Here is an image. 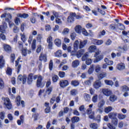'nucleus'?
Returning <instances> with one entry per match:
<instances>
[{"instance_id": "obj_57", "label": "nucleus", "mask_w": 129, "mask_h": 129, "mask_svg": "<svg viewBox=\"0 0 129 129\" xmlns=\"http://www.w3.org/2000/svg\"><path fill=\"white\" fill-rule=\"evenodd\" d=\"M107 126L109 129H116L115 126H113V125L110 123L107 124Z\"/></svg>"}, {"instance_id": "obj_3", "label": "nucleus", "mask_w": 129, "mask_h": 129, "mask_svg": "<svg viewBox=\"0 0 129 129\" xmlns=\"http://www.w3.org/2000/svg\"><path fill=\"white\" fill-rule=\"evenodd\" d=\"M37 82H36V86L37 87H43V85H42V76H38V75H35L33 76V79L34 80H36L37 79Z\"/></svg>"}, {"instance_id": "obj_38", "label": "nucleus", "mask_w": 129, "mask_h": 129, "mask_svg": "<svg viewBox=\"0 0 129 129\" xmlns=\"http://www.w3.org/2000/svg\"><path fill=\"white\" fill-rule=\"evenodd\" d=\"M84 99L86 101H90V95L88 94H84Z\"/></svg>"}, {"instance_id": "obj_8", "label": "nucleus", "mask_w": 129, "mask_h": 129, "mask_svg": "<svg viewBox=\"0 0 129 129\" xmlns=\"http://www.w3.org/2000/svg\"><path fill=\"white\" fill-rule=\"evenodd\" d=\"M102 92L103 93V94H104V95H105L106 96H110L112 93L111 90L107 88L103 89L102 90Z\"/></svg>"}, {"instance_id": "obj_9", "label": "nucleus", "mask_w": 129, "mask_h": 129, "mask_svg": "<svg viewBox=\"0 0 129 129\" xmlns=\"http://www.w3.org/2000/svg\"><path fill=\"white\" fill-rule=\"evenodd\" d=\"M101 86H102V84L99 80H97L94 83L93 87L95 89H98V88H100Z\"/></svg>"}, {"instance_id": "obj_41", "label": "nucleus", "mask_w": 129, "mask_h": 129, "mask_svg": "<svg viewBox=\"0 0 129 129\" xmlns=\"http://www.w3.org/2000/svg\"><path fill=\"white\" fill-rule=\"evenodd\" d=\"M94 68V65L92 64L90 66V68L88 71L89 74H92V73H93Z\"/></svg>"}, {"instance_id": "obj_61", "label": "nucleus", "mask_w": 129, "mask_h": 129, "mask_svg": "<svg viewBox=\"0 0 129 129\" xmlns=\"http://www.w3.org/2000/svg\"><path fill=\"white\" fill-rule=\"evenodd\" d=\"M59 76L60 78H64L65 77V72H59Z\"/></svg>"}, {"instance_id": "obj_22", "label": "nucleus", "mask_w": 129, "mask_h": 129, "mask_svg": "<svg viewBox=\"0 0 129 129\" xmlns=\"http://www.w3.org/2000/svg\"><path fill=\"white\" fill-rule=\"evenodd\" d=\"M80 120V118L78 116H74L71 119L72 123H75V122H78Z\"/></svg>"}, {"instance_id": "obj_12", "label": "nucleus", "mask_w": 129, "mask_h": 129, "mask_svg": "<svg viewBox=\"0 0 129 129\" xmlns=\"http://www.w3.org/2000/svg\"><path fill=\"white\" fill-rule=\"evenodd\" d=\"M33 78H34V76H33V74H30L27 77V83L28 84H32L33 83Z\"/></svg>"}, {"instance_id": "obj_47", "label": "nucleus", "mask_w": 129, "mask_h": 129, "mask_svg": "<svg viewBox=\"0 0 129 129\" xmlns=\"http://www.w3.org/2000/svg\"><path fill=\"white\" fill-rule=\"evenodd\" d=\"M105 30H102V31H100L98 34V38H101L102 36H104L105 35Z\"/></svg>"}, {"instance_id": "obj_10", "label": "nucleus", "mask_w": 129, "mask_h": 129, "mask_svg": "<svg viewBox=\"0 0 129 129\" xmlns=\"http://www.w3.org/2000/svg\"><path fill=\"white\" fill-rule=\"evenodd\" d=\"M20 60H21V57H19L17 60L15 61V66L17 70V73H19V72H20V70H21V64H19Z\"/></svg>"}, {"instance_id": "obj_20", "label": "nucleus", "mask_w": 129, "mask_h": 129, "mask_svg": "<svg viewBox=\"0 0 129 129\" xmlns=\"http://www.w3.org/2000/svg\"><path fill=\"white\" fill-rule=\"evenodd\" d=\"M4 48L5 51L8 53H10V52L12 51V48L8 44H4Z\"/></svg>"}, {"instance_id": "obj_28", "label": "nucleus", "mask_w": 129, "mask_h": 129, "mask_svg": "<svg viewBox=\"0 0 129 129\" xmlns=\"http://www.w3.org/2000/svg\"><path fill=\"white\" fill-rule=\"evenodd\" d=\"M79 45V41L78 40H76L74 44V50H75V52L77 51L78 49V46Z\"/></svg>"}, {"instance_id": "obj_53", "label": "nucleus", "mask_w": 129, "mask_h": 129, "mask_svg": "<svg viewBox=\"0 0 129 129\" xmlns=\"http://www.w3.org/2000/svg\"><path fill=\"white\" fill-rule=\"evenodd\" d=\"M118 24H119L118 30H124V29H125V27H124V25H123V24L119 23H118Z\"/></svg>"}, {"instance_id": "obj_64", "label": "nucleus", "mask_w": 129, "mask_h": 129, "mask_svg": "<svg viewBox=\"0 0 129 129\" xmlns=\"http://www.w3.org/2000/svg\"><path fill=\"white\" fill-rule=\"evenodd\" d=\"M124 43H128L129 44V37L127 36H125V37L123 39Z\"/></svg>"}, {"instance_id": "obj_33", "label": "nucleus", "mask_w": 129, "mask_h": 129, "mask_svg": "<svg viewBox=\"0 0 129 129\" xmlns=\"http://www.w3.org/2000/svg\"><path fill=\"white\" fill-rule=\"evenodd\" d=\"M98 125L96 123H91L90 124V127L92 129H97Z\"/></svg>"}, {"instance_id": "obj_52", "label": "nucleus", "mask_w": 129, "mask_h": 129, "mask_svg": "<svg viewBox=\"0 0 129 129\" xmlns=\"http://www.w3.org/2000/svg\"><path fill=\"white\" fill-rule=\"evenodd\" d=\"M6 113L5 111H2L0 112V118L1 119L4 120L5 119V116Z\"/></svg>"}, {"instance_id": "obj_55", "label": "nucleus", "mask_w": 129, "mask_h": 129, "mask_svg": "<svg viewBox=\"0 0 129 129\" xmlns=\"http://www.w3.org/2000/svg\"><path fill=\"white\" fill-rule=\"evenodd\" d=\"M36 39H34L32 44V49L35 50L36 49Z\"/></svg>"}, {"instance_id": "obj_54", "label": "nucleus", "mask_w": 129, "mask_h": 129, "mask_svg": "<svg viewBox=\"0 0 129 129\" xmlns=\"http://www.w3.org/2000/svg\"><path fill=\"white\" fill-rule=\"evenodd\" d=\"M20 36H21V38L22 41H23V42H25L26 41L27 38H26V35H25L24 34H23L22 33L20 34Z\"/></svg>"}, {"instance_id": "obj_31", "label": "nucleus", "mask_w": 129, "mask_h": 129, "mask_svg": "<svg viewBox=\"0 0 129 129\" xmlns=\"http://www.w3.org/2000/svg\"><path fill=\"white\" fill-rule=\"evenodd\" d=\"M125 66H124V64L121 63L119 64H118L117 66V69H118V70H122L123 69H124L125 68Z\"/></svg>"}, {"instance_id": "obj_5", "label": "nucleus", "mask_w": 129, "mask_h": 129, "mask_svg": "<svg viewBox=\"0 0 129 129\" xmlns=\"http://www.w3.org/2000/svg\"><path fill=\"white\" fill-rule=\"evenodd\" d=\"M59 84L61 88H65V87H67L69 85V82H68V80H61L59 81Z\"/></svg>"}, {"instance_id": "obj_32", "label": "nucleus", "mask_w": 129, "mask_h": 129, "mask_svg": "<svg viewBox=\"0 0 129 129\" xmlns=\"http://www.w3.org/2000/svg\"><path fill=\"white\" fill-rule=\"evenodd\" d=\"M92 101L94 102V103H96L98 100V95L97 94H95L92 99Z\"/></svg>"}, {"instance_id": "obj_1", "label": "nucleus", "mask_w": 129, "mask_h": 129, "mask_svg": "<svg viewBox=\"0 0 129 129\" xmlns=\"http://www.w3.org/2000/svg\"><path fill=\"white\" fill-rule=\"evenodd\" d=\"M1 18H5L6 22L9 24V26L12 28V26H14V23H11L12 15L10 13H5L2 14L1 16Z\"/></svg>"}, {"instance_id": "obj_59", "label": "nucleus", "mask_w": 129, "mask_h": 129, "mask_svg": "<svg viewBox=\"0 0 129 129\" xmlns=\"http://www.w3.org/2000/svg\"><path fill=\"white\" fill-rule=\"evenodd\" d=\"M84 85L87 86V85H91V80H88L87 81H85L84 82Z\"/></svg>"}, {"instance_id": "obj_4", "label": "nucleus", "mask_w": 129, "mask_h": 129, "mask_svg": "<svg viewBox=\"0 0 129 129\" xmlns=\"http://www.w3.org/2000/svg\"><path fill=\"white\" fill-rule=\"evenodd\" d=\"M3 100L4 101V105L6 106L8 109H12V103L9 98H3Z\"/></svg>"}, {"instance_id": "obj_48", "label": "nucleus", "mask_w": 129, "mask_h": 129, "mask_svg": "<svg viewBox=\"0 0 129 129\" xmlns=\"http://www.w3.org/2000/svg\"><path fill=\"white\" fill-rule=\"evenodd\" d=\"M104 77H106V73H101L98 76L99 79H102L104 78Z\"/></svg>"}, {"instance_id": "obj_35", "label": "nucleus", "mask_w": 129, "mask_h": 129, "mask_svg": "<svg viewBox=\"0 0 129 129\" xmlns=\"http://www.w3.org/2000/svg\"><path fill=\"white\" fill-rule=\"evenodd\" d=\"M71 95L73 96H75V95L78 94V91L76 89H72L70 91Z\"/></svg>"}, {"instance_id": "obj_26", "label": "nucleus", "mask_w": 129, "mask_h": 129, "mask_svg": "<svg viewBox=\"0 0 129 129\" xmlns=\"http://www.w3.org/2000/svg\"><path fill=\"white\" fill-rule=\"evenodd\" d=\"M104 61L109 66H111V65L113 64V61L112 60H109L108 58H104Z\"/></svg>"}, {"instance_id": "obj_29", "label": "nucleus", "mask_w": 129, "mask_h": 129, "mask_svg": "<svg viewBox=\"0 0 129 129\" xmlns=\"http://www.w3.org/2000/svg\"><path fill=\"white\" fill-rule=\"evenodd\" d=\"M117 117L119 119H120L121 120H122V119H124V118L126 117V115L125 114L118 113L117 115Z\"/></svg>"}, {"instance_id": "obj_40", "label": "nucleus", "mask_w": 129, "mask_h": 129, "mask_svg": "<svg viewBox=\"0 0 129 129\" xmlns=\"http://www.w3.org/2000/svg\"><path fill=\"white\" fill-rule=\"evenodd\" d=\"M54 56L55 57H61L62 56V51L58 50L54 53Z\"/></svg>"}, {"instance_id": "obj_15", "label": "nucleus", "mask_w": 129, "mask_h": 129, "mask_svg": "<svg viewBox=\"0 0 129 129\" xmlns=\"http://www.w3.org/2000/svg\"><path fill=\"white\" fill-rule=\"evenodd\" d=\"M85 52V50L84 49H80V50H78L76 54L77 58H80L81 56H82L84 54Z\"/></svg>"}, {"instance_id": "obj_45", "label": "nucleus", "mask_w": 129, "mask_h": 129, "mask_svg": "<svg viewBox=\"0 0 129 129\" xmlns=\"http://www.w3.org/2000/svg\"><path fill=\"white\" fill-rule=\"evenodd\" d=\"M111 122L113 125H117V123H118V119L117 118H115L112 119Z\"/></svg>"}, {"instance_id": "obj_43", "label": "nucleus", "mask_w": 129, "mask_h": 129, "mask_svg": "<svg viewBox=\"0 0 129 129\" xmlns=\"http://www.w3.org/2000/svg\"><path fill=\"white\" fill-rule=\"evenodd\" d=\"M94 67L95 68V70L97 73H98L100 71V66L99 64H96V66H94Z\"/></svg>"}, {"instance_id": "obj_25", "label": "nucleus", "mask_w": 129, "mask_h": 129, "mask_svg": "<svg viewBox=\"0 0 129 129\" xmlns=\"http://www.w3.org/2000/svg\"><path fill=\"white\" fill-rule=\"evenodd\" d=\"M110 101L111 102H114L116 99H117V97L115 95H111L109 98Z\"/></svg>"}, {"instance_id": "obj_16", "label": "nucleus", "mask_w": 129, "mask_h": 129, "mask_svg": "<svg viewBox=\"0 0 129 129\" xmlns=\"http://www.w3.org/2000/svg\"><path fill=\"white\" fill-rule=\"evenodd\" d=\"M79 64H80V61H79V60L77 59L74 60L72 62V67H73V68H76V67H78V66H79Z\"/></svg>"}, {"instance_id": "obj_34", "label": "nucleus", "mask_w": 129, "mask_h": 129, "mask_svg": "<svg viewBox=\"0 0 129 129\" xmlns=\"http://www.w3.org/2000/svg\"><path fill=\"white\" fill-rule=\"evenodd\" d=\"M54 43L57 47H60L61 46V40L58 38L55 39Z\"/></svg>"}, {"instance_id": "obj_51", "label": "nucleus", "mask_w": 129, "mask_h": 129, "mask_svg": "<svg viewBox=\"0 0 129 129\" xmlns=\"http://www.w3.org/2000/svg\"><path fill=\"white\" fill-rule=\"evenodd\" d=\"M16 102L18 106H20V104L21 103V97L20 96H18L16 98Z\"/></svg>"}, {"instance_id": "obj_27", "label": "nucleus", "mask_w": 129, "mask_h": 129, "mask_svg": "<svg viewBox=\"0 0 129 129\" xmlns=\"http://www.w3.org/2000/svg\"><path fill=\"white\" fill-rule=\"evenodd\" d=\"M6 72L7 75H9V76H11L13 74V70H12V68H11L10 67H8Z\"/></svg>"}, {"instance_id": "obj_23", "label": "nucleus", "mask_w": 129, "mask_h": 129, "mask_svg": "<svg viewBox=\"0 0 129 129\" xmlns=\"http://www.w3.org/2000/svg\"><path fill=\"white\" fill-rule=\"evenodd\" d=\"M67 50L69 53H71L72 56H74V55H75V53H76L74 49L72 50V47H71V46H69Z\"/></svg>"}, {"instance_id": "obj_11", "label": "nucleus", "mask_w": 129, "mask_h": 129, "mask_svg": "<svg viewBox=\"0 0 129 129\" xmlns=\"http://www.w3.org/2000/svg\"><path fill=\"white\" fill-rule=\"evenodd\" d=\"M6 64V60L4 59V56L1 55L0 56V69H2L5 67V65Z\"/></svg>"}, {"instance_id": "obj_49", "label": "nucleus", "mask_w": 129, "mask_h": 129, "mask_svg": "<svg viewBox=\"0 0 129 129\" xmlns=\"http://www.w3.org/2000/svg\"><path fill=\"white\" fill-rule=\"evenodd\" d=\"M122 91L124 92H126V91H128V87L124 85L121 87Z\"/></svg>"}, {"instance_id": "obj_17", "label": "nucleus", "mask_w": 129, "mask_h": 129, "mask_svg": "<svg viewBox=\"0 0 129 129\" xmlns=\"http://www.w3.org/2000/svg\"><path fill=\"white\" fill-rule=\"evenodd\" d=\"M7 28V23H4L3 25L0 26V32H1V33H6Z\"/></svg>"}, {"instance_id": "obj_18", "label": "nucleus", "mask_w": 129, "mask_h": 129, "mask_svg": "<svg viewBox=\"0 0 129 129\" xmlns=\"http://www.w3.org/2000/svg\"><path fill=\"white\" fill-rule=\"evenodd\" d=\"M117 116V113H115V112H110L108 114V117L111 119H114V118H116Z\"/></svg>"}, {"instance_id": "obj_24", "label": "nucleus", "mask_w": 129, "mask_h": 129, "mask_svg": "<svg viewBox=\"0 0 129 129\" xmlns=\"http://www.w3.org/2000/svg\"><path fill=\"white\" fill-rule=\"evenodd\" d=\"M39 60L46 62L47 61V56L45 54H41L39 56Z\"/></svg>"}, {"instance_id": "obj_14", "label": "nucleus", "mask_w": 129, "mask_h": 129, "mask_svg": "<svg viewBox=\"0 0 129 129\" xmlns=\"http://www.w3.org/2000/svg\"><path fill=\"white\" fill-rule=\"evenodd\" d=\"M92 43L94 45H101L103 44V41L102 40L93 39Z\"/></svg>"}, {"instance_id": "obj_63", "label": "nucleus", "mask_w": 129, "mask_h": 129, "mask_svg": "<svg viewBox=\"0 0 129 129\" xmlns=\"http://www.w3.org/2000/svg\"><path fill=\"white\" fill-rule=\"evenodd\" d=\"M55 23L56 24H58V25H62V21H61V19L56 18L55 19Z\"/></svg>"}, {"instance_id": "obj_56", "label": "nucleus", "mask_w": 129, "mask_h": 129, "mask_svg": "<svg viewBox=\"0 0 129 129\" xmlns=\"http://www.w3.org/2000/svg\"><path fill=\"white\" fill-rule=\"evenodd\" d=\"M52 88L51 87L47 89L46 91L47 94H48V95H50V94H51V93L52 92Z\"/></svg>"}, {"instance_id": "obj_42", "label": "nucleus", "mask_w": 129, "mask_h": 129, "mask_svg": "<svg viewBox=\"0 0 129 129\" xmlns=\"http://www.w3.org/2000/svg\"><path fill=\"white\" fill-rule=\"evenodd\" d=\"M112 110V107L108 106L105 108L104 111L106 113H108L109 112H110V111Z\"/></svg>"}, {"instance_id": "obj_2", "label": "nucleus", "mask_w": 129, "mask_h": 129, "mask_svg": "<svg viewBox=\"0 0 129 129\" xmlns=\"http://www.w3.org/2000/svg\"><path fill=\"white\" fill-rule=\"evenodd\" d=\"M89 52L90 53H93V52H95V54L94 55V57H96L98 56L101 51L99 50V49L96 48V46L95 45H92L89 47Z\"/></svg>"}, {"instance_id": "obj_13", "label": "nucleus", "mask_w": 129, "mask_h": 129, "mask_svg": "<svg viewBox=\"0 0 129 129\" xmlns=\"http://www.w3.org/2000/svg\"><path fill=\"white\" fill-rule=\"evenodd\" d=\"M87 44V40H85L83 41H81L80 42V44L79 46V49H82L83 48H84Z\"/></svg>"}, {"instance_id": "obj_62", "label": "nucleus", "mask_w": 129, "mask_h": 129, "mask_svg": "<svg viewBox=\"0 0 129 129\" xmlns=\"http://www.w3.org/2000/svg\"><path fill=\"white\" fill-rule=\"evenodd\" d=\"M87 114H91L92 113L94 112V111H92V108H88L86 110Z\"/></svg>"}, {"instance_id": "obj_6", "label": "nucleus", "mask_w": 129, "mask_h": 129, "mask_svg": "<svg viewBox=\"0 0 129 129\" xmlns=\"http://www.w3.org/2000/svg\"><path fill=\"white\" fill-rule=\"evenodd\" d=\"M18 81H22L23 84H25L26 82H27V75H24L22 76V75H20L18 77Z\"/></svg>"}, {"instance_id": "obj_21", "label": "nucleus", "mask_w": 129, "mask_h": 129, "mask_svg": "<svg viewBox=\"0 0 129 129\" xmlns=\"http://www.w3.org/2000/svg\"><path fill=\"white\" fill-rule=\"evenodd\" d=\"M96 58L94 59V63H97V62H99V61H101L102 59H103V55H100L97 56V55L95 57Z\"/></svg>"}, {"instance_id": "obj_58", "label": "nucleus", "mask_w": 129, "mask_h": 129, "mask_svg": "<svg viewBox=\"0 0 129 129\" xmlns=\"http://www.w3.org/2000/svg\"><path fill=\"white\" fill-rule=\"evenodd\" d=\"M69 33V29L68 28H64L62 32L63 35H67Z\"/></svg>"}, {"instance_id": "obj_60", "label": "nucleus", "mask_w": 129, "mask_h": 129, "mask_svg": "<svg viewBox=\"0 0 129 129\" xmlns=\"http://www.w3.org/2000/svg\"><path fill=\"white\" fill-rule=\"evenodd\" d=\"M22 54L23 55V56H27V49L23 48L22 49Z\"/></svg>"}, {"instance_id": "obj_36", "label": "nucleus", "mask_w": 129, "mask_h": 129, "mask_svg": "<svg viewBox=\"0 0 129 129\" xmlns=\"http://www.w3.org/2000/svg\"><path fill=\"white\" fill-rule=\"evenodd\" d=\"M104 82L106 85H109L110 86H112V85H113V82L111 80H105Z\"/></svg>"}, {"instance_id": "obj_7", "label": "nucleus", "mask_w": 129, "mask_h": 129, "mask_svg": "<svg viewBox=\"0 0 129 129\" xmlns=\"http://www.w3.org/2000/svg\"><path fill=\"white\" fill-rule=\"evenodd\" d=\"M75 13L71 12L70 14V16L67 18L68 23H73L74 22V17H75Z\"/></svg>"}, {"instance_id": "obj_50", "label": "nucleus", "mask_w": 129, "mask_h": 129, "mask_svg": "<svg viewBox=\"0 0 129 129\" xmlns=\"http://www.w3.org/2000/svg\"><path fill=\"white\" fill-rule=\"evenodd\" d=\"M58 79H59V77L57 75H54L52 77L53 82H57V81H58Z\"/></svg>"}, {"instance_id": "obj_37", "label": "nucleus", "mask_w": 129, "mask_h": 129, "mask_svg": "<svg viewBox=\"0 0 129 129\" xmlns=\"http://www.w3.org/2000/svg\"><path fill=\"white\" fill-rule=\"evenodd\" d=\"M71 85L75 87L78 86V85H79V81L77 80L72 81Z\"/></svg>"}, {"instance_id": "obj_30", "label": "nucleus", "mask_w": 129, "mask_h": 129, "mask_svg": "<svg viewBox=\"0 0 129 129\" xmlns=\"http://www.w3.org/2000/svg\"><path fill=\"white\" fill-rule=\"evenodd\" d=\"M105 103V102L104 101V100L102 99L98 104V107L99 108H101V107H103V106L104 105Z\"/></svg>"}, {"instance_id": "obj_39", "label": "nucleus", "mask_w": 129, "mask_h": 129, "mask_svg": "<svg viewBox=\"0 0 129 129\" xmlns=\"http://www.w3.org/2000/svg\"><path fill=\"white\" fill-rule=\"evenodd\" d=\"M18 17L20 18H23V19H27L29 17V14L24 13L23 14H18Z\"/></svg>"}, {"instance_id": "obj_44", "label": "nucleus", "mask_w": 129, "mask_h": 129, "mask_svg": "<svg viewBox=\"0 0 129 129\" xmlns=\"http://www.w3.org/2000/svg\"><path fill=\"white\" fill-rule=\"evenodd\" d=\"M5 88V83L3 79L0 78V89H4Z\"/></svg>"}, {"instance_id": "obj_46", "label": "nucleus", "mask_w": 129, "mask_h": 129, "mask_svg": "<svg viewBox=\"0 0 129 129\" xmlns=\"http://www.w3.org/2000/svg\"><path fill=\"white\" fill-rule=\"evenodd\" d=\"M87 59H88V52H86L84 54L82 57V61H86Z\"/></svg>"}, {"instance_id": "obj_19", "label": "nucleus", "mask_w": 129, "mask_h": 129, "mask_svg": "<svg viewBox=\"0 0 129 129\" xmlns=\"http://www.w3.org/2000/svg\"><path fill=\"white\" fill-rule=\"evenodd\" d=\"M75 30L76 33H78V34H80V33L82 32L83 29L80 25H77L75 28Z\"/></svg>"}]
</instances>
